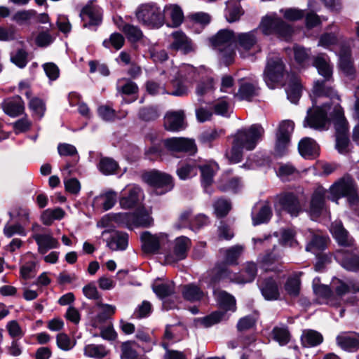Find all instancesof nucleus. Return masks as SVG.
<instances>
[{
    "label": "nucleus",
    "mask_w": 359,
    "mask_h": 359,
    "mask_svg": "<svg viewBox=\"0 0 359 359\" xmlns=\"http://www.w3.org/2000/svg\"><path fill=\"white\" fill-rule=\"evenodd\" d=\"M311 98L313 106L307 110L303 126L322 130L333 121L337 132L336 147L339 153L345 154L348 145V139L345 135L348 123L339 105V96L332 88H326L324 81H318L313 85Z\"/></svg>",
    "instance_id": "obj_1"
},
{
    "label": "nucleus",
    "mask_w": 359,
    "mask_h": 359,
    "mask_svg": "<svg viewBox=\"0 0 359 359\" xmlns=\"http://www.w3.org/2000/svg\"><path fill=\"white\" fill-rule=\"evenodd\" d=\"M169 74L172 77L171 83L174 90L169 94L175 96H184L187 94L189 88L196 79V70L193 66L182 65L174 67L169 70ZM147 90L151 95L168 93L164 85L154 81L147 83Z\"/></svg>",
    "instance_id": "obj_2"
},
{
    "label": "nucleus",
    "mask_w": 359,
    "mask_h": 359,
    "mask_svg": "<svg viewBox=\"0 0 359 359\" xmlns=\"http://www.w3.org/2000/svg\"><path fill=\"white\" fill-rule=\"evenodd\" d=\"M264 128L259 124L252 125L248 128H243L233 135L232 147L226 152V157L230 163H237L241 161L243 151L252 150L264 135Z\"/></svg>",
    "instance_id": "obj_3"
},
{
    "label": "nucleus",
    "mask_w": 359,
    "mask_h": 359,
    "mask_svg": "<svg viewBox=\"0 0 359 359\" xmlns=\"http://www.w3.org/2000/svg\"><path fill=\"white\" fill-rule=\"evenodd\" d=\"M137 21L150 28L158 29L165 23V15L156 3L149 2L140 5L135 11Z\"/></svg>",
    "instance_id": "obj_4"
},
{
    "label": "nucleus",
    "mask_w": 359,
    "mask_h": 359,
    "mask_svg": "<svg viewBox=\"0 0 359 359\" xmlns=\"http://www.w3.org/2000/svg\"><path fill=\"white\" fill-rule=\"evenodd\" d=\"M236 35L229 29H221L210 39L212 47L219 51L221 60L226 65L231 63L234 57L233 44Z\"/></svg>",
    "instance_id": "obj_5"
},
{
    "label": "nucleus",
    "mask_w": 359,
    "mask_h": 359,
    "mask_svg": "<svg viewBox=\"0 0 359 359\" xmlns=\"http://www.w3.org/2000/svg\"><path fill=\"white\" fill-rule=\"evenodd\" d=\"M259 28L265 35L276 34L286 41L289 40L292 33V28L276 13L264 16L261 21Z\"/></svg>",
    "instance_id": "obj_6"
},
{
    "label": "nucleus",
    "mask_w": 359,
    "mask_h": 359,
    "mask_svg": "<svg viewBox=\"0 0 359 359\" xmlns=\"http://www.w3.org/2000/svg\"><path fill=\"white\" fill-rule=\"evenodd\" d=\"M113 217L117 224L128 229L138 226L149 227L154 223L151 212L145 208L138 209L133 213L118 212L115 214Z\"/></svg>",
    "instance_id": "obj_7"
},
{
    "label": "nucleus",
    "mask_w": 359,
    "mask_h": 359,
    "mask_svg": "<svg viewBox=\"0 0 359 359\" xmlns=\"http://www.w3.org/2000/svg\"><path fill=\"white\" fill-rule=\"evenodd\" d=\"M239 273L233 272L226 264H217L213 269L200 280L209 286H214L222 280L241 284Z\"/></svg>",
    "instance_id": "obj_8"
},
{
    "label": "nucleus",
    "mask_w": 359,
    "mask_h": 359,
    "mask_svg": "<svg viewBox=\"0 0 359 359\" xmlns=\"http://www.w3.org/2000/svg\"><path fill=\"white\" fill-rule=\"evenodd\" d=\"M285 66L278 54L269 55L265 70L264 79L269 88H274L276 84L281 81L284 75Z\"/></svg>",
    "instance_id": "obj_9"
},
{
    "label": "nucleus",
    "mask_w": 359,
    "mask_h": 359,
    "mask_svg": "<svg viewBox=\"0 0 359 359\" xmlns=\"http://www.w3.org/2000/svg\"><path fill=\"white\" fill-rule=\"evenodd\" d=\"M144 180L155 189L158 195H161L170 191L173 188L172 177L165 172L158 170H152L146 173Z\"/></svg>",
    "instance_id": "obj_10"
},
{
    "label": "nucleus",
    "mask_w": 359,
    "mask_h": 359,
    "mask_svg": "<svg viewBox=\"0 0 359 359\" xmlns=\"http://www.w3.org/2000/svg\"><path fill=\"white\" fill-rule=\"evenodd\" d=\"M143 198L144 194L139 186L128 184L121 191L119 205L122 209H133L139 206Z\"/></svg>",
    "instance_id": "obj_11"
},
{
    "label": "nucleus",
    "mask_w": 359,
    "mask_h": 359,
    "mask_svg": "<svg viewBox=\"0 0 359 359\" xmlns=\"http://www.w3.org/2000/svg\"><path fill=\"white\" fill-rule=\"evenodd\" d=\"M142 249L147 254H156L162 246L168 242V235L165 233L152 234L144 231L140 236Z\"/></svg>",
    "instance_id": "obj_12"
},
{
    "label": "nucleus",
    "mask_w": 359,
    "mask_h": 359,
    "mask_svg": "<svg viewBox=\"0 0 359 359\" xmlns=\"http://www.w3.org/2000/svg\"><path fill=\"white\" fill-rule=\"evenodd\" d=\"M274 207L277 212L285 210L292 216H297L301 211L297 196L291 192H283L277 195Z\"/></svg>",
    "instance_id": "obj_13"
},
{
    "label": "nucleus",
    "mask_w": 359,
    "mask_h": 359,
    "mask_svg": "<svg viewBox=\"0 0 359 359\" xmlns=\"http://www.w3.org/2000/svg\"><path fill=\"white\" fill-rule=\"evenodd\" d=\"M294 124L291 121H282L276 133L275 151L279 156L286 153L290 143V137L294 130Z\"/></svg>",
    "instance_id": "obj_14"
},
{
    "label": "nucleus",
    "mask_w": 359,
    "mask_h": 359,
    "mask_svg": "<svg viewBox=\"0 0 359 359\" xmlns=\"http://www.w3.org/2000/svg\"><path fill=\"white\" fill-rule=\"evenodd\" d=\"M191 247V241L186 236H180L173 242L172 250L165 255V262L172 264L187 257Z\"/></svg>",
    "instance_id": "obj_15"
},
{
    "label": "nucleus",
    "mask_w": 359,
    "mask_h": 359,
    "mask_svg": "<svg viewBox=\"0 0 359 359\" xmlns=\"http://www.w3.org/2000/svg\"><path fill=\"white\" fill-rule=\"evenodd\" d=\"M164 147L173 153L185 152L194 154L197 148L194 140L186 137H172L163 140Z\"/></svg>",
    "instance_id": "obj_16"
},
{
    "label": "nucleus",
    "mask_w": 359,
    "mask_h": 359,
    "mask_svg": "<svg viewBox=\"0 0 359 359\" xmlns=\"http://www.w3.org/2000/svg\"><path fill=\"white\" fill-rule=\"evenodd\" d=\"M257 41V31L238 33L236 35L235 44L238 46L241 57H246L249 51L254 48Z\"/></svg>",
    "instance_id": "obj_17"
},
{
    "label": "nucleus",
    "mask_w": 359,
    "mask_h": 359,
    "mask_svg": "<svg viewBox=\"0 0 359 359\" xmlns=\"http://www.w3.org/2000/svg\"><path fill=\"white\" fill-rule=\"evenodd\" d=\"M257 81L254 77L243 78L239 80V88L234 97L239 100L250 101L257 94Z\"/></svg>",
    "instance_id": "obj_18"
},
{
    "label": "nucleus",
    "mask_w": 359,
    "mask_h": 359,
    "mask_svg": "<svg viewBox=\"0 0 359 359\" xmlns=\"http://www.w3.org/2000/svg\"><path fill=\"white\" fill-rule=\"evenodd\" d=\"M327 191L322 186H318L314 190L308 212L312 219H315L325 210V195Z\"/></svg>",
    "instance_id": "obj_19"
},
{
    "label": "nucleus",
    "mask_w": 359,
    "mask_h": 359,
    "mask_svg": "<svg viewBox=\"0 0 359 359\" xmlns=\"http://www.w3.org/2000/svg\"><path fill=\"white\" fill-rule=\"evenodd\" d=\"M354 184L353 180L349 177H344L330 188L332 201H337L341 197L351 196L354 193Z\"/></svg>",
    "instance_id": "obj_20"
},
{
    "label": "nucleus",
    "mask_w": 359,
    "mask_h": 359,
    "mask_svg": "<svg viewBox=\"0 0 359 359\" xmlns=\"http://www.w3.org/2000/svg\"><path fill=\"white\" fill-rule=\"evenodd\" d=\"M169 48L172 50H180L185 54L194 49L190 39L181 31H176L171 34Z\"/></svg>",
    "instance_id": "obj_21"
},
{
    "label": "nucleus",
    "mask_w": 359,
    "mask_h": 359,
    "mask_svg": "<svg viewBox=\"0 0 359 359\" xmlns=\"http://www.w3.org/2000/svg\"><path fill=\"white\" fill-rule=\"evenodd\" d=\"M263 297L267 300H276L279 297L278 285L276 279L272 276L262 278L258 281Z\"/></svg>",
    "instance_id": "obj_22"
},
{
    "label": "nucleus",
    "mask_w": 359,
    "mask_h": 359,
    "mask_svg": "<svg viewBox=\"0 0 359 359\" xmlns=\"http://www.w3.org/2000/svg\"><path fill=\"white\" fill-rule=\"evenodd\" d=\"M165 128L170 131H180L186 127L184 112L182 110L168 111L164 117Z\"/></svg>",
    "instance_id": "obj_23"
},
{
    "label": "nucleus",
    "mask_w": 359,
    "mask_h": 359,
    "mask_svg": "<svg viewBox=\"0 0 359 359\" xmlns=\"http://www.w3.org/2000/svg\"><path fill=\"white\" fill-rule=\"evenodd\" d=\"M331 287L337 299V305L340 304L341 297L347 292H359V282L349 281L346 283L340 279L334 278L331 283Z\"/></svg>",
    "instance_id": "obj_24"
},
{
    "label": "nucleus",
    "mask_w": 359,
    "mask_h": 359,
    "mask_svg": "<svg viewBox=\"0 0 359 359\" xmlns=\"http://www.w3.org/2000/svg\"><path fill=\"white\" fill-rule=\"evenodd\" d=\"M272 215L271 205L269 202L264 201L256 204L252 211L253 224L258 225L267 222Z\"/></svg>",
    "instance_id": "obj_25"
},
{
    "label": "nucleus",
    "mask_w": 359,
    "mask_h": 359,
    "mask_svg": "<svg viewBox=\"0 0 359 359\" xmlns=\"http://www.w3.org/2000/svg\"><path fill=\"white\" fill-rule=\"evenodd\" d=\"M337 342L344 351H355L359 348V334L355 332H341L337 336Z\"/></svg>",
    "instance_id": "obj_26"
},
{
    "label": "nucleus",
    "mask_w": 359,
    "mask_h": 359,
    "mask_svg": "<svg viewBox=\"0 0 359 359\" xmlns=\"http://www.w3.org/2000/svg\"><path fill=\"white\" fill-rule=\"evenodd\" d=\"M102 14L101 8L90 2L82 8L80 17L83 21H88L90 25H97L102 22Z\"/></svg>",
    "instance_id": "obj_27"
},
{
    "label": "nucleus",
    "mask_w": 359,
    "mask_h": 359,
    "mask_svg": "<svg viewBox=\"0 0 359 359\" xmlns=\"http://www.w3.org/2000/svg\"><path fill=\"white\" fill-rule=\"evenodd\" d=\"M300 155L306 159H313L319 155V146L310 137L302 139L298 145Z\"/></svg>",
    "instance_id": "obj_28"
},
{
    "label": "nucleus",
    "mask_w": 359,
    "mask_h": 359,
    "mask_svg": "<svg viewBox=\"0 0 359 359\" xmlns=\"http://www.w3.org/2000/svg\"><path fill=\"white\" fill-rule=\"evenodd\" d=\"M32 238L38 245V251L41 254H46L49 250L57 248L59 243L50 233H34Z\"/></svg>",
    "instance_id": "obj_29"
},
{
    "label": "nucleus",
    "mask_w": 359,
    "mask_h": 359,
    "mask_svg": "<svg viewBox=\"0 0 359 359\" xmlns=\"http://www.w3.org/2000/svg\"><path fill=\"white\" fill-rule=\"evenodd\" d=\"M334 258L346 270L359 271V256L338 250L334 254Z\"/></svg>",
    "instance_id": "obj_30"
},
{
    "label": "nucleus",
    "mask_w": 359,
    "mask_h": 359,
    "mask_svg": "<svg viewBox=\"0 0 359 359\" xmlns=\"http://www.w3.org/2000/svg\"><path fill=\"white\" fill-rule=\"evenodd\" d=\"M330 231L339 245L351 246L353 244V239L348 235L340 221H335L332 224Z\"/></svg>",
    "instance_id": "obj_31"
},
{
    "label": "nucleus",
    "mask_w": 359,
    "mask_h": 359,
    "mask_svg": "<svg viewBox=\"0 0 359 359\" xmlns=\"http://www.w3.org/2000/svg\"><path fill=\"white\" fill-rule=\"evenodd\" d=\"M117 201V194L109 190L102 194L96 196L93 199V205L95 209L108 210L114 207Z\"/></svg>",
    "instance_id": "obj_32"
},
{
    "label": "nucleus",
    "mask_w": 359,
    "mask_h": 359,
    "mask_svg": "<svg viewBox=\"0 0 359 359\" xmlns=\"http://www.w3.org/2000/svg\"><path fill=\"white\" fill-rule=\"evenodd\" d=\"M214 296L222 309L234 312L236 310V299L233 296L224 290H214Z\"/></svg>",
    "instance_id": "obj_33"
},
{
    "label": "nucleus",
    "mask_w": 359,
    "mask_h": 359,
    "mask_svg": "<svg viewBox=\"0 0 359 359\" xmlns=\"http://www.w3.org/2000/svg\"><path fill=\"white\" fill-rule=\"evenodd\" d=\"M4 112L10 116L15 117L24 111V104L20 97L6 99L2 104Z\"/></svg>",
    "instance_id": "obj_34"
},
{
    "label": "nucleus",
    "mask_w": 359,
    "mask_h": 359,
    "mask_svg": "<svg viewBox=\"0 0 359 359\" xmlns=\"http://www.w3.org/2000/svg\"><path fill=\"white\" fill-rule=\"evenodd\" d=\"M313 291L320 303H325L331 306H337V299L335 297L332 289L331 290L326 285H313Z\"/></svg>",
    "instance_id": "obj_35"
},
{
    "label": "nucleus",
    "mask_w": 359,
    "mask_h": 359,
    "mask_svg": "<svg viewBox=\"0 0 359 359\" xmlns=\"http://www.w3.org/2000/svg\"><path fill=\"white\" fill-rule=\"evenodd\" d=\"M201 172V182L206 192H208V187L213 182V177L218 170V165L214 162H210L205 165H198Z\"/></svg>",
    "instance_id": "obj_36"
},
{
    "label": "nucleus",
    "mask_w": 359,
    "mask_h": 359,
    "mask_svg": "<svg viewBox=\"0 0 359 359\" xmlns=\"http://www.w3.org/2000/svg\"><path fill=\"white\" fill-rule=\"evenodd\" d=\"M128 245V235L121 231L114 232L107 242V245L114 251L125 250Z\"/></svg>",
    "instance_id": "obj_37"
},
{
    "label": "nucleus",
    "mask_w": 359,
    "mask_h": 359,
    "mask_svg": "<svg viewBox=\"0 0 359 359\" xmlns=\"http://www.w3.org/2000/svg\"><path fill=\"white\" fill-rule=\"evenodd\" d=\"M313 65L318 69L319 74L326 80H329L332 75V66L330 60L325 54H319L314 57Z\"/></svg>",
    "instance_id": "obj_38"
},
{
    "label": "nucleus",
    "mask_w": 359,
    "mask_h": 359,
    "mask_svg": "<svg viewBox=\"0 0 359 359\" xmlns=\"http://www.w3.org/2000/svg\"><path fill=\"white\" fill-rule=\"evenodd\" d=\"M339 66L340 69L347 76H351L354 73V68L351 57V51L347 47H340L339 52Z\"/></svg>",
    "instance_id": "obj_39"
},
{
    "label": "nucleus",
    "mask_w": 359,
    "mask_h": 359,
    "mask_svg": "<svg viewBox=\"0 0 359 359\" xmlns=\"http://www.w3.org/2000/svg\"><path fill=\"white\" fill-rule=\"evenodd\" d=\"M283 256V252L277 246H273L271 252H268L264 257L262 262L266 271H276L277 266L273 264H279L281 258Z\"/></svg>",
    "instance_id": "obj_40"
},
{
    "label": "nucleus",
    "mask_w": 359,
    "mask_h": 359,
    "mask_svg": "<svg viewBox=\"0 0 359 359\" xmlns=\"http://www.w3.org/2000/svg\"><path fill=\"white\" fill-rule=\"evenodd\" d=\"M339 45V38L337 32V28L332 32L323 34L318 40V46L324 48L337 51V47Z\"/></svg>",
    "instance_id": "obj_41"
},
{
    "label": "nucleus",
    "mask_w": 359,
    "mask_h": 359,
    "mask_svg": "<svg viewBox=\"0 0 359 359\" xmlns=\"http://www.w3.org/2000/svg\"><path fill=\"white\" fill-rule=\"evenodd\" d=\"M244 248L243 245H236L231 248L220 250L219 252L223 256L224 262L229 265H236L237 259L243 253Z\"/></svg>",
    "instance_id": "obj_42"
},
{
    "label": "nucleus",
    "mask_w": 359,
    "mask_h": 359,
    "mask_svg": "<svg viewBox=\"0 0 359 359\" xmlns=\"http://www.w3.org/2000/svg\"><path fill=\"white\" fill-rule=\"evenodd\" d=\"M96 307L99 310L98 314L94 319L93 326L99 327V325L104 322L108 318L112 316L116 311V307L111 304L97 302Z\"/></svg>",
    "instance_id": "obj_43"
},
{
    "label": "nucleus",
    "mask_w": 359,
    "mask_h": 359,
    "mask_svg": "<svg viewBox=\"0 0 359 359\" xmlns=\"http://www.w3.org/2000/svg\"><path fill=\"white\" fill-rule=\"evenodd\" d=\"M302 91V86L299 79L297 76L292 77L286 88L288 100L292 103H297L301 97Z\"/></svg>",
    "instance_id": "obj_44"
},
{
    "label": "nucleus",
    "mask_w": 359,
    "mask_h": 359,
    "mask_svg": "<svg viewBox=\"0 0 359 359\" xmlns=\"http://www.w3.org/2000/svg\"><path fill=\"white\" fill-rule=\"evenodd\" d=\"M183 297L189 302H197L205 297L204 292L195 284H188L182 287Z\"/></svg>",
    "instance_id": "obj_45"
},
{
    "label": "nucleus",
    "mask_w": 359,
    "mask_h": 359,
    "mask_svg": "<svg viewBox=\"0 0 359 359\" xmlns=\"http://www.w3.org/2000/svg\"><path fill=\"white\" fill-rule=\"evenodd\" d=\"M302 273V272H295L287 279L284 288L288 295L291 297L298 296L300 291V276Z\"/></svg>",
    "instance_id": "obj_46"
},
{
    "label": "nucleus",
    "mask_w": 359,
    "mask_h": 359,
    "mask_svg": "<svg viewBox=\"0 0 359 359\" xmlns=\"http://www.w3.org/2000/svg\"><path fill=\"white\" fill-rule=\"evenodd\" d=\"M257 273V268L255 263L252 262H246L242 271L239 273L241 279L238 281L241 284H245L252 282Z\"/></svg>",
    "instance_id": "obj_47"
},
{
    "label": "nucleus",
    "mask_w": 359,
    "mask_h": 359,
    "mask_svg": "<svg viewBox=\"0 0 359 359\" xmlns=\"http://www.w3.org/2000/svg\"><path fill=\"white\" fill-rule=\"evenodd\" d=\"M163 11L165 15H168L172 20L170 27H178L182 22L183 13L178 6L173 4L166 5L163 9ZM168 26H170V25Z\"/></svg>",
    "instance_id": "obj_48"
},
{
    "label": "nucleus",
    "mask_w": 359,
    "mask_h": 359,
    "mask_svg": "<svg viewBox=\"0 0 359 359\" xmlns=\"http://www.w3.org/2000/svg\"><path fill=\"white\" fill-rule=\"evenodd\" d=\"M301 339L304 346L313 347L320 344L323 342V337L322 334L317 331L307 330L303 332Z\"/></svg>",
    "instance_id": "obj_49"
},
{
    "label": "nucleus",
    "mask_w": 359,
    "mask_h": 359,
    "mask_svg": "<svg viewBox=\"0 0 359 359\" xmlns=\"http://www.w3.org/2000/svg\"><path fill=\"white\" fill-rule=\"evenodd\" d=\"M98 114L99 116L104 121H112L115 119H121L125 118L128 112L124 110H121L118 113L110 107L107 105L100 106L98 108Z\"/></svg>",
    "instance_id": "obj_50"
},
{
    "label": "nucleus",
    "mask_w": 359,
    "mask_h": 359,
    "mask_svg": "<svg viewBox=\"0 0 359 359\" xmlns=\"http://www.w3.org/2000/svg\"><path fill=\"white\" fill-rule=\"evenodd\" d=\"M109 353V350L100 344H88L84 348V355L90 358L102 359L107 357Z\"/></svg>",
    "instance_id": "obj_51"
},
{
    "label": "nucleus",
    "mask_w": 359,
    "mask_h": 359,
    "mask_svg": "<svg viewBox=\"0 0 359 359\" xmlns=\"http://www.w3.org/2000/svg\"><path fill=\"white\" fill-rule=\"evenodd\" d=\"M65 215V211L60 208L55 209L48 208L43 212L41 219L43 224L50 225L55 220L62 219Z\"/></svg>",
    "instance_id": "obj_52"
},
{
    "label": "nucleus",
    "mask_w": 359,
    "mask_h": 359,
    "mask_svg": "<svg viewBox=\"0 0 359 359\" xmlns=\"http://www.w3.org/2000/svg\"><path fill=\"white\" fill-rule=\"evenodd\" d=\"M198 165L194 161H189L182 164L177 169V173L181 180H187L197 175V168Z\"/></svg>",
    "instance_id": "obj_53"
},
{
    "label": "nucleus",
    "mask_w": 359,
    "mask_h": 359,
    "mask_svg": "<svg viewBox=\"0 0 359 359\" xmlns=\"http://www.w3.org/2000/svg\"><path fill=\"white\" fill-rule=\"evenodd\" d=\"M274 235L279 237V241L282 245L292 248L298 245V242L294 238L295 233L292 229H283L279 233L276 232Z\"/></svg>",
    "instance_id": "obj_54"
},
{
    "label": "nucleus",
    "mask_w": 359,
    "mask_h": 359,
    "mask_svg": "<svg viewBox=\"0 0 359 359\" xmlns=\"http://www.w3.org/2000/svg\"><path fill=\"white\" fill-rule=\"evenodd\" d=\"M277 175L282 181H290L298 177L299 172L292 164H280L277 170Z\"/></svg>",
    "instance_id": "obj_55"
},
{
    "label": "nucleus",
    "mask_w": 359,
    "mask_h": 359,
    "mask_svg": "<svg viewBox=\"0 0 359 359\" xmlns=\"http://www.w3.org/2000/svg\"><path fill=\"white\" fill-rule=\"evenodd\" d=\"M25 95L29 99V107L33 112V114L39 118H41L46 110L43 102L38 97L31 98V95L28 90H26Z\"/></svg>",
    "instance_id": "obj_56"
},
{
    "label": "nucleus",
    "mask_w": 359,
    "mask_h": 359,
    "mask_svg": "<svg viewBox=\"0 0 359 359\" xmlns=\"http://www.w3.org/2000/svg\"><path fill=\"white\" fill-rule=\"evenodd\" d=\"M226 318L225 313L223 311H215L202 318L196 320V325H201L205 327H210L214 324L220 322L222 320Z\"/></svg>",
    "instance_id": "obj_57"
},
{
    "label": "nucleus",
    "mask_w": 359,
    "mask_h": 359,
    "mask_svg": "<svg viewBox=\"0 0 359 359\" xmlns=\"http://www.w3.org/2000/svg\"><path fill=\"white\" fill-rule=\"evenodd\" d=\"M99 170L105 175H113L118 168L116 161L111 158H102L98 164Z\"/></svg>",
    "instance_id": "obj_58"
},
{
    "label": "nucleus",
    "mask_w": 359,
    "mask_h": 359,
    "mask_svg": "<svg viewBox=\"0 0 359 359\" xmlns=\"http://www.w3.org/2000/svg\"><path fill=\"white\" fill-rule=\"evenodd\" d=\"M152 289L154 293L161 299L172 294L174 290L172 282L163 283L158 280L153 284Z\"/></svg>",
    "instance_id": "obj_59"
},
{
    "label": "nucleus",
    "mask_w": 359,
    "mask_h": 359,
    "mask_svg": "<svg viewBox=\"0 0 359 359\" xmlns=\"http://www.w3.org/2000/svg\"><path fill=\"white\" fill-rule=\"evenodd\" d=\"M116 88L118 93L124 95H133L137 93L138 90V87L135 83L126 79H119Z\"/></svg>",
    "instance_id": "obj_60"
},
{
    "label": "nucleus",
    "mask_w": 359,
    "mask_h": 359,
    "mask_svg": "<svg viewBox=\"0 0 359 359\" xmlns=\"http://www.w3.org/2000/svg\"><path fill=\"white\" fill-rule=\"evenodd\" d=\"M215 114L223 116H229L230 113V103L226 96L217 99L213 104Z\"/></svg>",
    "instance_id": "obj_61"
},
{
    "label": "nucleus",
    "mask_w": 359,
    "mask_h": 359,
    "mask_svg": "<svg viewBox=\"0 0 359 359\" xmlns=\"http://www.w3.org/2000/svg\"><path fill=\"white\" fill-rule=\"evenodd\" d=\"M327 242V237L323 236H314L311 241L307 244L306 250L316 254L317 252L325 248Z\"/></svg>",
    "instance_id": "obj_62"
},
{
    "label": "nucleus",
    "mask_w": 359,
    "mask_h": 359,
    "mask_svg": "<svg viewBox=\"0 0 359 359\" xmlns=\"http://www.w3.org/2000/svg\"><path fill=\"white\" fill-rule=\"evenodd\" d=\"M125 43L123 36L120 33H113L110 35L109 38L104 40L102 44L107 48H114L118 50L121 49Z\"/></svg>",
    "instance_id": "obj_63"
},
{
    "label": "nucleus",
    "mask_w": 359,
    "mask_h": 359,
    "mask_svg": "<svg viewBox=\"0 0 359 359\" xmlns=\"http://www.w3.org/2000/svg\"><path fill=\"white\" fill-rule=\"evenodd\" d=\"M293 51L294 60L297 63L300 67H305L311 54L310 49H306L304 47L295 46L293 48Z\"/></svg>",
    "instance_id": "obj_64"
}]
</instances>
